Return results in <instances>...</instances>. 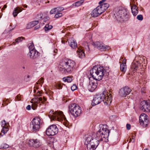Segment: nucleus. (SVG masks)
Here are the masks:
<instances>
[{
  "mask_svg": "<svg viewBox=\"0 0 150 150\" xmlns=\"http://www.w3.org/2000/svg\"><path fill=\"white\" fill-rule=\"evenodd\" d=\"M100 129L96 134L93 133L91 135H87L86 137L85 143L95 145V142L99 143V142L103 141L106 142L108 140L110 131L107 128L106 125L100 126Z\"/></svg>",
  "mask_w": 150,
  "mask_h": 150,
  "instance_id": "1",
  "label": "nucleus"
},
{
  "mask_svg": "<svg viewBox=\"0 0 150 150\" xmlns=\"http://www.w3.org/2000/svg\"><path fill=\"white\" fill-rule=\"evenodd\" d=\"M105 71V69L102 67H98L94 66L91 70L90 74L94 80L90 81L88 85L89 91H93L95 89L98 85L97 81H100L102 79Z\"/></svg>",
  "mask_w": 150,
  "mask_h": 150,
  "instance_id": "2",
  "label": "nucleus"
},
{
  "mask_svg": "<svg viewBox=\"0 0 150 150\" xmlns=\"http://www.w3.org/2000/svg\"><path fill=\"white\" fill-rule=\"evenodd\" d=\"M112 100L111 94L108 92L106 93V92L104 91L102 93L94 96L92 102V105L93 106L98 105L103 100L104 104L108 105L110 104Z\"/></svg>",
  "mask_w": 150,
  "mask_h": 150,
  "instance_id": "3",
  "label": "nucleus"
},
{
  "mask_svg": "<svg viewBox=\"0 0 150 150\" xmlns=\"http://www.w3.org/2000/svg\"><path fill=\"white\" fill-rule=\"evenodd\" d=\"M75 63L73 61L69 59H65L60 64L59 69L60 71L65 73H70L72 72Z\"/></svg>",
  "mask_w": 150,
  "mask_h": 150,
  "instance_id": "4",
  "label": "nucleus"
},
{
  "mask_svg": "<svg viewBox=\"0 0 150 150\" xmlns=\"http://www.w3.org/2000/svg\"><path fill=\"white\" fill-rule=\"evenodd\" d=\"M48 116L52 120L59 121H61L63 120L65 121H67L66 118L62 111H57L54 112L53 111H51L49 113Z\"/></svg>",
  "mask_w": 150,
  "mask_h": 150,
  "instance_id": "5",
  "label": "nucleus"
},
{
  "mask_svg": "<svg viewBox=\"0 0 150 150\" xmlns=\"http://www.w3.org/2000/svg\"><path fill=\"white\" fill-rule=\"evenodd\" d=\"M115 17L117 20L120 21H126L128 17L127 11L124 9L119 10L116 13Z\"/></svg>",
  "mask_w": 150,
  "mask_h": 150,
  "instance_id": "6",
  "label": "nucleus"
},
{
  "mask_svg": "<svg viewBox=\"0 0 150 150\" xmlns=\"http://www.w3.org/2000/svg\"><path fill=\"white\" fill-rule=\"evenodd\" d=\"M69 109L70 113L74 117L79 116L81 112L80 107L76 104H70L69 106Z\"/></svg>",
  "mask_w": 150,
  "mask_h": 150,
  "instance_id": "7",
  "label": "nucleus"
},
{
  "mask_svg": "<svg viewBox=\"0 0 150 150\" xmlns=\"http://www.w3.org/2000/svg\"><path fill=\"white\" fill-rule=\"evenodd\" d=\"M40 119L36 117L34 118L30 123V127L33 132H36L39 131L40 128Z\"/></svg>",
  "mask_w": 150,
  "mask_h": 150,
  "instance_id": "8",
  "label": "nucleus"
},
{
  "mask_svg": "<svg viewBox=\"0 0 150 150\" xmlns=\"http://www.w3.org/2000/svg\"><path fill=\"white\" fill-rule=\"evenodd\" d=\"M32 100L33 101L34 103L32 104L31 108L33 110H35L38 106V104L40 103V105H41L40 103L44 104L46 101V99L43 97V99L42 97H37L33 98Z\"/></svg>",
  "mask_w": 150,
  "mask_h": 150,
  "instance_id": "9",
  "label": "nucleus"
},
{
  "mask_svg": "<svg viewBox=\"0 0 150 150\" xmlns=\"http://www.w3.org/2000/svg\"><path fill=\"white\" fill-rule=\"evenodd\" d=\"M58 129L56 125H52L47 128L46 134L48 136H54L57 134Z\"/></svg>",
  "mask_w": 150,
  "mask_h": 150,
  "instance_id": "10",
  "label": "nucleus"
},
{
  "mask_svg": "<svg viewBox=\"0 0 150 150\" xmlns=\"http://www.w3.org/2000/svg\"><path fill=\"white\" fill-rule=\"evenodd\" d=\"M28 145L30 146L38 148L42 145L41 141L38 139L35 138L30 139L28 142Z\"/></svg>",
  "mask_w": 150,
  "mask_h": 150,
  "instance_id": "11",
  "label": "nucleus"
},
{
  "mask_svg": "<svg viewBox=\"0 0 150 150\" xmlns=\"http://www.w3.org/2000/svg\"><path fill=\"white\" fill-rule=\"evenodd\" d=\"M104 12L103 9L100 5L93 10L91 14L92 17H96L99 16Z\"/></svg>",
  "mask_w": 150,
  "mask_h": 150,
  "instance_id": "12",
  "label": "nucleus"
},
{
  "mask_svg": "<svg viewBox=\"0 0 150 150\" xmlns=\"http://www.w3.org/2000/svg\"><path fill=\"white\" fill-rule=\"evenodd\" d=\"M139 121L141 125L144 126H146L149 121L148 116L145 113L141 114L139 117Z\"/></svg>",
  "mask_w": 150,
  "mask_h": 150,
  "instance_id": "13",
  "label": "nucleus"
},
{
  "mask_svg": "<svg viewBox=\"0 0 150 150\" xmlns=\"http://www.w3.org/2000/svg\"><path fill=\"white\" fill-rule=\"evenodd\" d=\"M131 91V89L130 88L125 87L120 89L119 91V95L122 97H125L129 94Z\"/></svg>",
  "mask_w": 150,
  "mask_h": 150,
  "instance_id": "14",
  "label": "nucleus"
},
{
  "mask_svg": "<svg viewBox=\"0 0 150 150\" xmlns=\"http://www.w3.org/2000/svg\"><path fill=\"white\" fill-rule=\"evenodd\" d=\"M141 109L144 112H149L150 111V105L147 101L143 100L141 103Z\"/></svg>",
  "mask_w": 150,
  "mask_h": 150,
  "instance_id": "15",
  "label": "nucleus"
},
{
  "mask_svg": "<svg viewBox=\"0 0 150 150\" xmlns=\"http://www.w3.org/2000/svg\"><path fill=\"white\" fill-rule=\"evenodd\" d=\"M94 44L96 47L101 50H106L110 49L108 46L104 45L102 43L99 42H96Z\"/></svg>",
  "mask_w": 150,
  "mask_h": 150,
  "instance_id": "16",
  "label": "nucleus"
},
{
  "mask_svg": "<svg viewBox=\"0 0 150 150\" xmlns=\"http://www.w3.org/2000/svg\"><path fill=\"white\" fill-rule=\"evenodd\" d=\"M142 57H135V59L134 61V62L132 63L131 68L132 69H133V71H136L138 69V64L137 63H135V62H137L140 63L141 61V59Z\"/></svg>",
  "mask_w": 150,
  "mask_h": 150,
  "instance_id": "17",
  "label": "nucleus"
},
{
  "mask_svg": "<svg viewBox=\"0 0 150 150\" xmlns=\"http://www.w3.org/2000/svg\"><path fill=\"white\" fill-rule=\"evenodd\" d=\"M122 63L120 65V70L123 72H125L127 69V66L126 64V59L122 57L120 59V63Z\"/></svg>",
  "mask_w": 150,
  "mask_h": 150,
  "instance_id": "18",
  "label": "nucleus"
},
{
  "mask_svg": "<svg viewBox=\"0 0 150 150\" xmlns=\"http://www.w3.org/2000/svg\"><path fill=\"white\" fill-rule=\"evenodd\" d=\"M64 10V8L63 7H57L52 9L50 11L51 14H55L56 13H61V11Z\"/></svg>",
  "mask_w": 150,
  "mask_h": 150,
  "instance_id": "19",
  "label": "nucleus"
},
{
  "mask_svg": "<svg viewBox=\"0 0 150 150\" xmlns=\"http://www.w3.org/2000/svg\"><path fill=\"white\" fill-rule=\"evenodd\" d=\"M95 145H91V144H86L87 149L88 150H95L98 145L99 143L95 142Z\"/></svg>",
  "mask_w": 150,
  "mask_h": 150,
  "instance_id": "20",
  "label": "nucleus"
},
{
  "mask_svg": "<svg viewBox=\"0 0 150 150\" xmlns=\"http://www.w3.org/2000/svg\"><path fill=\"white\" fill-rule=\"evenodd\" d=\"M132 12L133 15L135 16L138 13V8L135 5H133L131 7Z\"/></svg>",
  "mask_w": 150,
  "mask_h": 150,
  "instance_id": "21",
  "label": "nucleus"
},
{
  "mask_svg": "<svg viewBox=\"0 0 150 150\" xmlns=\"http://www.w3.org/2000/svg\"><path fill=\"white\" fill-rule=\"evenodd\" d=\"M69 45L73 49H75L77 47V43L76 41L74 40H71L69 42Z\"/></svg>",
  "mask_w": 150,
  "mask_h": 150,
  "instance_id": "22",
  "label": "nucleus"
},
{
  "mask_svg": "<svg viewBox=\"0 0 150 150\" xmlns=\"http://www.w3.org/2000/svg\"><path fill=\"white\" fill-rule=\"evenodd\" d=\"M39 52L36 50L30 51L28 55L29 56H37L39 55Z\"/></svg>",
  "mask_w": 150,
  "mask_h": 150,
  "instance_id": "23",
  "label": "nucleus"
},
{
  "mask_svg": "<svg viewBox=\"0 0 150 150\" xmlns=\"http://www.w3.org/2000/svg\"><path fill=\"white\" fill-rule=\"evenodd\" d=\"M76 52L79 56H84L85 55L84 52L82 49V48H78Z\"/></svg>",
  "mask_w": 150,
  "mask_h": 150,
  "instance_id": "24",
  "label": "nucleus"
},
{
  "mask_svg": "<svg viewBox=\"0 0 150 150\" xmlns=\"http://www.w3.org/2000/svg\"><path fill=\"white\" fill-rule=\"evenodd\" d=\"M22 11L21 9H20L19 7H17L15 8L13 13V14L14 17H16L18 14Z\"/></svg>",
  "mask_w": 150,
  "mask_h": 150,
  "instance_id": "25",
  "label": "nucleus"
},
{
  "mask_svg": "<svg viewBox=\"0 0 150 150\" xmlns=\"http://www.w3.org/2000/svg\"><path fill=\"white\" fill-rule=\"evenodd\" d=\"M100 6H101V8L103 9L104 11L109 6V4L107 3L102 4L100 5Z\"/></svg>",
  "mask_w": 150,
  "mask_h": 150,
  "instance_id": "26",
  "label": "nucleus"
},
{
  "mask_svg": "<svg viewBox=\"0 0 150 150\" xmlns=\"http://www.w3.org/2000/svg\"><path fill=\"white\" fill-rule=\"evenodd\" d=\"M63 80L65 82H71L72 81V79L71 77L68 76L63 78Z\"/></svg>",
  "mask_w": 150,
  "mask_h": 150,
  "instance_id": "27",
  "label": "nucleus"
},
{
  "mask_svg": "<svg viewBox=\"0 0 150 150\" xmlns=\"http://www.w3.org/2000/svg\"><path fill=\"white\" fill-rule=\"evenodd\" d=\"M52 28V25L46 24L44 28V29L45 32H47L51 29Z\"/></svg>",
  "mask_w": 150,
  "mask_h": 150,
  "instance_id": "28",
  "label": "nucleus"
},
{
  "mask_svg": "<svg viewBox=\"0 0 150 150\" xmlns=\"http://www.w3.org/2000/svg\"><path fill=\"white\" fill-rule=\"evenodd\" d=\"M23 39L22 37H18L13 42L14 45H15L16 43H18L19 42L22 41Z\"/></svg>",
  "mask_w": 150,
  "mask_h": 150,
  "instance_id": "29",
  "label": "nucleus"
},
{
  "mask_svg": "<svg viewBox=\"0 0 150 150\" xmlns=\"http://www.w3.org/2000/svg\"><path fill=\"white\" fill-rule=\"evenodd\" d=\"M8 130V127H3L2 129L1 132L3 133L4 134L7 132Z\"/></svg>",
  "mask_w": 150,
  "mask_h": 150,
  "instance_id": "30",
  "label": "nucleus"
},
{
  "mask_svg": "<svg viewBox=\"0 0 150 150\" xmlns=\"http://www.w3.org/2000/svg\"><path fill=\"white\" fill-rule=\"evenodd\" d=\"M30 51L33 50H35V48L34 45L33 43H31L29 44L28 45Z\"/></svg>",
  "mask_w": 150,
  "mask_h": 150,
  "instance_id": "31",
  "label": "nucleus"
},
{
  "mask_svg": "<svg viewBox=\"0 0 150 150\" xmlns=\"http://www.w3.org/2000/svg\"><path fill=\"white\" fill-rule=\"evenodd\" d=\"M83 2L84 1L83 0L77 1L74 4V5L76 6H79L82 5Z\"/></svg>",
  "mask_w": 150,
  "mask_h": 150,
  "instance_id": "32",
  "label": "nucleus"
},
{
  "mask_svg": "<svg viewBox=\"0 0 150 150\" xmlns=\"http://www.w3.org/2000/svg\"><path fill=\"white\" fill-rule=\"evenodd\" d=\"M44 82V79L42 78H40L37 82V83L40 84L41 86H42V84Z\"/></svg>",
  "mask_w": 150,
  "mask_h": 150,
  "instance_id": "33",
  "label": "nucleus"
},
{
  "mask_svg": "<svg viewBox=\"0 0 150 150\" xmlns=\"http://www.w3.org/2000/svg\"><path fill=\"white\" fill-rule=\"evenodd\" d=\"M84 44H85V45H83V48L84 49H85L87 51H89L90 50V48L87 43L86 42H85Z\"/></svg>",
  "mask_w": 150,
  "mask_h": 150,
  "instance_id": "34",
  "label": "nucleus"
},
{
  "mask_svg": "<svg viewBox=\"0 0 150 150\" xmlns=\"http://www.w3.org/2000/svg\"><path fill=\"white\" fill-rule=\"evenodd\" d=\"M54 17L55 18H58L62 16V14L61 13H56Z\"/></svg>",
  "mask_w": 150,
  "mask_h": 150,
  "instance_id": "35",
  "label": "nucleus"
},
{
  "mask_svg": "<svg viewBox=\"0 0 150 150\" xmlns=\"http://www.w3.org/2000/svg\"><path fill=\"white\" fill-rule=\"evenodd\" d=\"M1 125L3 127L8 126V123H6L4 120L1 121Z\"/></svg>",
  "mask_w": 150,
  "mask_h": 150,
  "instance_id": "36",
  "label": "nucleus"
},
{
  "mask_svg": "<svg viewBox=\"0 0 150 150\" xmlns=\"http://www.w3.org/2000/svg\"><path fill=\"white\" fill-rule=\"evenodd\" d=\"M38 21H33L31 22H30L31 23V25H32V26L33 27L35 25H37L38 23Z\"/></svg>",
  "mask_w": 150,
  "mask_h": 150,
  "instance_id": "37",
  "label": "nucleus"
},
{
  "mask_svg": "<svg viewBox=\"0 0 150 150\" xmlns=\"http://www.w3.org/2000/svg\"><path fill=\"white\" fill-rule=\"evenodd\" d=\"M56 87L57 89H60L62 88V85L61 83H57L56 85Z\"/></svg>",
  "mask_w": 150,
  "mask_h": 150,
  "instance_id": "38",
  "label": "nucleus"
},
{
  "mask_svg": "<svg viewBox=\"0 0 150 150\" xmlns=\"http://www.w3.org/2000/svg\"><path fill=\"white\" fill-rule=\"evenodd\" d=\"M137 19L139 20V21H142L143 19V16L141 15H138L137 16Z\"/></svg>",
  "mask_w": 150,
  "mask_h": 150,
  "instance_id": "39",
  "label": "nucleus"
},
{
  "mask_svg": "<svg viewBox=\"0 0 150 150\" xmlns=\"http://www.w3.org/2000/svg\"><path fill=\"white\" fill-rule=\"evenodd\" d=\"M77 88L76 86V85L74 84L71 87V90L74 91L76 90Z\"/></svg>",
  "mask_w": 150,
  "mask_h": 150,
  "instance_id": "40",
  "label": "nucleus"
},
{
  "mask_svg": "<svg viewBox=\"0 0 150 150\" xmlns=\"http://www.w3.org/2000/svg\"><path fill=\"white\" fill-rule=\"evenodd\" d=\"M21 96L20 95H17L16 98V100L17 101L21 100Z\"/></svg>",
  "mask_w": 150,
  "mask_h": 150,
  "instance_id": "41",
  "label": "nucleus"
},
{
  "mask_svg": "<svg viewBox=\"0 0 150 150\" xmlns=\"http://www.w3.org/2000/svg\"><path fill=\"white\" fill-rule=\"evenodd\" d=\"M30 23H28L27 24V26H26V28L28 29H29L30 28H31L33 27L32 26V25H31Z\"/></svg>",
  "mask_w": 150,
  "mask_h": 150,
  "instance_id": "42",
  "label": "nucleus"
},
{
  "mask_svg": "<svg viewBox=\"0 0 150 150\" xmlns=\"http://www.w3.org/2000/svg\"><path fill=\"white\" fill-rule=\"evenodd\" d=\"M9 146L7 144H3L2 148H4V149H6V148H8Z\"/></svg>",
  "mask_w": 150,
  "mask_h": 150,
  "instance_id": "43",
  "label": "nucleus"
},
{
  "mask_svg": "<svg viewBox=\"0 0 150 150\" xmlns=\"http://www.w3.org/2000/svg\"><path fill=\"white\" fill-rule=\"evenodd\" d=\"M131 128V126L130 124H127L126 125V128L127 130H129Z\"/></svg>",
  "mask_w": 150,
  "mask_h": 150,
  "instance_id": "44",
  "label": "nucleus"
},
{
  "mask_svg": "<svg viewBox=\"0 0 150 150\" xmlns=\"http://www.w3.org/2000/svg\"><path fill=\"white\" fill-rule=\"evenodd\" d=\"M106 0H102L101 1H100L99 2V4L100 5L104 3L106 1Z\"/></svg>",
  "mask_w": 150,
  "mask_h": 150,
  "instance_id": "45",
  "label": "nucleus"
},
{
  "mask_svg": "<svg viewBox=\"0 0 150 150\" xmlns=\"http://www.w3.org/2000/svg\"><path fill=\"white\" fill-rule=\"evenodd\" d=\"M31 106L30 105H28L27 106V107L26 108V109L27 110H30V109H31Z\"/></svg>",
  "mask_w": 150,
  "mask_h": 150,
  "instance_id": "46",
  "label": "nucleus"
},
{
  "mask_svg": "<svg viewBox=\"0 0 150 150\" xmlns=\"http://www.w3.org/2000/svg\"><path fill=\"white\" fill-rule=\"evenodd\" d=\"M130 141H130L133 142H134V138H132V140L131 139H130Z\"/></svg>",
  "mask_w": 150,
  "mask_h": 150,
  "instance_id": "47",
  "label": "nucleus"
},
{
  "mask_svg": "<svg viewBox=\"0 0 150 150\" xmlns=\"http://www.w3.org/2000/svg\"><path fill=\"white\" fill-rule=\"evenodd\" d=\"M39 27H40V26H37L34 28V29H35V30H36V29L39 28Z\"/></svg>",
  "mask_w": 150,
  "mask_h": 150,
  "instance_id": "48",
  "label": "nucleus"
},
{
  "mask_svg": "<svg viewBox=\"0 0 150 150\" xmlns=\"http://www.w3.org/2000/svg\"><path fill=\"white\" fill-rule=\"evenodd\" d=\"M36 95L37 96H39L40 95V92L39 91H38V92L37 93Z\"/></svg>",
  "mask_w": 150,
  "mask_h": 150,
  "instance_id": "49",
  "label": "nucleus"
},
{
  "mask_svg": "<svg viewBox=\"0 0 150 150\" xmlns=\"http://www.w3.org/2000/svg\"><path fill=\"white\" fill-rule=\"evenodd\" d=\"M49 18V17H45V20H44V21H45L46 22V20H45V19H46L47 20Z\"/></svg>",
  "mask_w": 150,
  "mask_h": 150,
  "instance_id": "50",
  "label": "nucleus"
},
{
  "mask_svg": "<svg viewBox=\"0 0 150 150\" xmlns=\"http://www.w3.org/2000/svg\"><path fill=\"white\" fill-rule=\"evenodd\" d=\"M7 7V6L6 5H5L4 6V7L3 8V9H5Z\"/></svg>",
  "mask_w": 150,
  "mask_h": 150,
  "instance_id": "51",
  "label": "nucleus"
},
{
  "mask_svg": "<svg viewBox=\"0 0 150 150\" xmlns=\"http://www.w3.org/2000/svg\"><path fill=\"white\" fill-rule=\"evenodd\" d=\"M23 6H24L25 8H27V6L25 5Z\"/></svg>",
  "mask_w": 150,
  "mask_h": 150,
  "instance_id": "52",
  "label": "nucleus"
},
{
  "mask_svg": "<svg viewBox=\"0 0 150 150\" xmlns=\"http://www.w3.org/2000/svg\"><path fill=\"white\" fill-rule=\"evenodd\" d=\"M63 124H64V125H65V126H67V123H65H65H64V122H63Z\"/></svg>",
  "mask_w": 150,
  "mask_h": 150,
  "instance_id": "53",
  "label": "nucleus"
},
{
  "mask_svg": "<svg viewBox=\"0 0 150 150\" xmlns=\"http://www.w3.org/2000/svg\"><path fill=\"white\" fill-rule=\"evenodd\" d=\"M144 150H149L148 149H144Z\"/></svg>",
  "mask_w": 150,
  "mask_h": 150,
  "instance_id": "54",
  "label": "nucleus"
},
{
  "mask_svg": "<svg viewBox=\"0 0 150 150\" xmlns=\"http://www.w3.org/2000/svg\"><path fill=\"white\" fill-rule=\"evenodd\" d=\"M27 78H29L30 77V76L29 75H28L27 76Z\"/></svg>",
  "mask_w": 150,
  "mask_h": 150,
  "instance_id": "55",
  "label": "nucleus"
},
{
  "mask_svg": "<svg viewBox=\"0 0 150 150\" xmlns=\"http://www.w3.org/2000/svg\"><path fill=\"white\" fill-rule=\"evenodd\" d=\"M1 49V47H0V50Z\"/></svg>",
  "mask_w": 150,
  "mask_h": 150,
  "instance_id": "56",
  "label": "nucleus"
},
{
  "mask_svg": "<svg viewBox=\"0 0 150 150\" xmlns=\"http://www.w3.org/2000/svg\"><path fill=\"white\" fill-rule=\"evenodd\" d=\"M1 134V133H0V135Z\"/></svg>",
  "mask_w": 150,
  "mask_h": 150,
  "instance_id": "57",
  "label": "nucleus"
}]
</instances>
